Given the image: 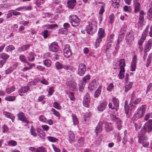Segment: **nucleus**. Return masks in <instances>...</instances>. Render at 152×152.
<instances>
[{
    "label": "nucleus",
    "instance_id": "f257e3e1",
    "mask_svg": "<svg viewBox=\"0 0 152 152\" xmlns=\"http://www.w3.org/2000/svg\"><path fill=\"white\" fill-rule=\"evenodd\" d=\"M105 33L104 30L102 28L99 29L98 32V37L97 38L95 43V48L98 47L102 40V39L104 36Z\"/></svg>",
    "mask_w": 152,
    "mask_h": 152
},
{
    "label": "nucleus",
    "instance_id": "f03ea898",
    "mask_svg": "<svg viewBox=\"0 0 152 152\" xmlns=\"http://www.w3.org/2000/svg\"><path fill=\"white\" fill-rule=\"evenodd\" d=\"M142 130L143 134H144L147 131L148 132H151L152 130V120H150L146 123Z\"/></svg>",
    "mask_w": 152,
    "mask_h": 152
},
{
    "label": "nucleus",
    "instance_id": "7ed1b4c3",
    "mask_svg": "<svg viewBox=\"0 0 152 152\" xmlns=\"http://www.w3.org/2000/svg\"><path fill=\"white\" fill-rule=\"evenodd\" d=\"M70 23L73 26L75 27L78 26L80 24L79 19L77 17L73 15L69 17Z\"/></svg>",
    "mask_w": 152,
    "mask_h": 152
},
{
    "label": "nucleus",
    "instance_id": "20e7f679",
    "mask_svg": "<svg viewBox=\"0 0 152 152\" xmlns=\"http://www.w3.org/2000/svg\"><path fill=\"white\" fill-rule=\"evenodd\" d=\"M146 107L145 105H143L138 109L136 114L137 117L140 118L144 115L146 111Z\"/></svg>",
    "mask_w": 152,
    "mask_h": 152
},
{
    "label": "nucleus",
    "instance_id": "39448f33",
    "mask_svg": "<svg viewBox=\"0 0 152 152\" xmlns=\"http://www.w3.org/2000/svg\"><path fill=\"white\" fill-rule=\"evenodd\" d=\"M147 34V32L146 31H144L142 34V35L140 39L138 42V45L140 46L139 48L140 50L142 48V43L145 40Z\"/></svg>",
    "mask_w": 152,
    "mask_h": 152
},
{
    "label": "nucleus",
    "instance_id": "423d86ee",
    "mask_svg": "<svg viewBox=\"0 0 152 152\" xmlns=\"http://www.w3.org/2000/svg\"><path fill=\"white\" fill-rule=\"evenodd\" d=\"M64 56L66 58H69L72 54V53L69 49V45H65L64 50Z\"/></svg>",
    "mask_w": 152,
    "mask_h": 152
},
{
    "label": "nucleus",
    "instance_id": "0eeeda50",
    "mask_svg": "<svg viewBox=\"0 0 152 152\" xmlns=\"http://www.w3.org/2000/svg\"><path fill=\"white\" fill-rule=\"evenodd\" d=\"M86 70L85 65L84 64H80L79 66L78 74L80 76H82L85 73Z\"/></svg>",
    "mask_w": 152,
    "mask_h": 152
},
{
    "label": "nucleus",
    "instance_id": "6e6552de",
    "mask_svg": "<svg viewBox=\"0 0 152 152\" xmlns=\"http://www.w3.org/2000/svg\"><path fill=\"white\" fill-rule=\"evenodd\" d=\"M17 115L18 118L20 120L26 123H28L29 122V121L27 119L24 114L23 112H20Z\"/></svg>",
    "mask_w": 152,
    "mask_h": 152
},
{
    "label": "nucleus",
    "instance_id": "1a4fd4ad",
    "mask_svg": "<svg viewBox=\"0 0 152 152\" xmlns=\"http://www.w3.org/2000/svg\"><path fill=\"white\" fill-rule=\"evenodd\" d=\"M90 101V99L89 95L88 93H87L85 95L83 101V105L86 107H88Z\"/></svg>",
    "mask_w": 152,
    "mask_h": 152
},
{
    "label": "nucleus",
    "instance_id": "9d476101",
    "mask_svg": "<svg viewBox=\"0 0 152 152\" xmlns=\"http://www.w3.org/2000/svg\"><path fill=\"white\" fill-rule=\"evenodd\" d=\"M29 89V87L28 86H25L23 87H21L18 91V92L19 95L22 96L23 95V94L27 92Z\"/></svg>",
    "mask_w": 152,
    "mask_h": 152
},
{
    "label": "nucleus",
    "instance_id": "9b49d317",
    "mask_svg": "<svg viewBox=\"0 0 152 152\" xmlns=\"http://www.w3.org/2000/svg\"><path fill=\"white\" fill-rule=\"evenodd\" d=\"M49 48L50 51L53 52H56L58 49V45L55 43H52L49 45Z\"/></svg>",
    "mask_w": 152,
    "mask_h": 152
},
{
    "label": "nucleus",
    "instance_id": "f8f14e48",
    "mask_svg": "<svg viewBox=\"0 0 152 152\" xmlns=\"http://www.w3.org/2000/svg\"><path fill=\"white\" fill-rule=\"evenodd\" d=\"M97 86V84L96 82V80L94 79L90 83L88 86L89 90L91 92L94 89L96 88Z\"/></svg>",
    "mask_w": 152,
    "mask_h": 152
},
{
    "label": "nucleus",
    "instance_id": "ddd939ff",
    "mask_svg": "<svg viewBox=\"0 0 152 152\" xmlns=\"http://www.w3.org/2000/svg\"><path fill=\"white\" fill-rule=\"evenodd\" d=\"M113 119L116 122L117 126L118 129L120 130L122 127V123L121 120L115 115H113Z\"/></svg>",
    "mask_w": 152,
    "mask_h": 152
},
{
    "label": "nucleus",
    "instance_id": "4468645a",
    "mask_svg": "<svg viewBox=\"0 0 152 152\" xmlns=\"http://www.w3.org/2000/svg\"><path fill=\"white\" fill-rule=\"evenodd\" d=\"M141 98L136 99L134 95L132 94L130 104H131V105H132V104H137L141 101Z\"/></svg>",
    "mask_w": 152,
    "mask_h": 152
},
{
    "label": "nucleus",
    "instance_id": "2eb2a0df",
    "mask_svg": "<svg viewBox=\"0 0 152 152\" xmlns=\"http://www.w3.org/2000/svg\"><path fill=\"white\" fill-rule=\"evenodd\" d=\"M126 42L128 44H130L134 40V37L132 34L130 32L127 34L126 36Z\"/></svg>",
    "mask_w": 152,
    "mask_h": 152
},
{
    "label": "nucleus",
    "instance_id": "dca6fc26",
    "mask_svg": "<svg viewBox=\"0 0 152 152\" xmlns=\"http://www.w3.org/2000/svg\"><path fill=\"white\" fill-rule=\"evenodd\" d=\"M103 125V123L102 122H100L98 124L95 130V132L96 135L101 132L102 131V128Z\"/></svg>",
    "mask_w": 152,
    "mask_h": 152
},
{
    "label": "nucleus",
    "instance_id": "f3484780",
    "mask_svg": "<svg viewBox=\"0 0 152 152\" xmlns=\"http://www.w3.org/2000/svg\"><path fill=\"white\" fill-rule=\"evenodd\" d=\"M107 105V103L106 102H103L101 103L98 106V110L100 111H103L106 108Z\"/></svg>",
    "mask_w": 152,
    "mask_h": 152
},
{
    "label": "nucleus",
    "instance_id": "a211bd4d",
    "mask_svg": "<svg viewBox=\"0 0 152 152\" xmlns=\"http://www.w3.org/2000/svg\"><path fill=\"white\" fill-rule=\"evenodd\" d=\"M152 46V40L151 39L149 40L146 44L145 47V51L147 52L151 48Z\"/></svg>",
    "mask_w": 152,
    "mask_h": 152
},
{
    "label": "nucleus",
    "instance_id": "6ab92c4d",
    "mask_svg": "<svg viewBox=\"0 0 152 152\" xmlns=\"http://www.w3.org/2000/svg\"><path fill=\"white\" fill-rule=\"evenodd\" d=\"M139 0H134L133 2L135 6L134 10L136 12L139 11L140 4L138 2Z\"/></svg>",
    "mask_w": 152,
    "mask_h": 152
},
{
    "label": "nucleus",
    "instance_id": "aec40b11",
    "mask_svg": "<svg viewBox=\"0 0 152 152\" xmlns=\"http://www.w3.org/2000/svg\"><path fill=\"white\" fill-rule=\"evenodd\" d=\"M76 2V0H68L67 2L68 7L71 9H73L75 5Z\"/></svg>",
    "mask_w": 152,
    "mask_h": 152
},
{
    "label": "nucleus",
    "instance_id": "412c9836",
    "mask_svg": "<svg viewBox=\"0 0 152 152\" xmlns=\"http://www.w3.org/2000/svg\"><path fill=\"white\" fill-rule=\"evenodd\" d=\"M69 88L72 91H74L76 87V84L73 81H70L68 82Z\"/></svg>",
    "mask_w": 152,
    "mask_h": 152
},
{
    "label": "nucleus",
    "instance_id": "4be33fe9",
    "mask_svg": "<svg viewBox=\"0 0 152 152\" xmlns=\"http://www.w3.org/2000/svg\"><path fill=\"white\" fill-rule=\"evenodd\" d=\"M133 84V83L131 82L125 83V92H126L129 91L131 88Z\"/></svg>",
    "mask_w": 152,
    "mask_h": 152
},
{
    "label": "nucleus",
    "instance_id": "5701e85b",
    "mask_svg": "<svg viewBox=\"0 0 152 152\" xmlns=\"http://www.w3.org/2000/svg\"><path fill=\"white\" fill-rule=\"evenodd\" d=\"M113 129V125L111 123H106V124L105 129L106 132H109L112 131Z\"/></svg>",
    "mask_w": 152,
    "mask_h": 152
},
{
    "label": "nucleus",
    "instance_id": "b1692460",
    "mask_svg": "<svg viewBox=\"0 0 152 152\" xmlns=\"http://www.w3.org/2000/svg\"><path fill=\"white\" fill-rule=\"evenodd\" d=\"M112 102L115 108V110L117 111L119 105V101L116 98L113 97L112 99Z\"/></svg>",
    "mask_w": 152,
    "mask_h": 152
},
{
    "label": "nucleus",
    "instance_id": "393cba45",
    "mask_svg": "<svg viewBox=\"0 0 152 152\" xmlns=\"http://www.w3.org/2000/svg\"><path fill=\"white\" fill-rule=\"evenodd\" d=\"M101 86L100 85L98 89L95 91L94 94V97L95 98L98 97L100 95L101 92Z\"/></svg>",
    "mask_w": 152,
    "mask_h": 152
},
{
    "label": "nucleus",
    "instance_id": "a878e982",
    "mask_svg": "<svg viewBox=\"0 0 152 152\" xmlns=\"http://www.w3.org/2000/svg\"><path fill=\"white\" fill-rule=\"evenodd\" d=\"M3 113L4 115L6 117L12 119V122H13V120L15 118V117L12 114L7 112H4Z\"/></svg>",
    "mask_w": 152,
    "mask_h": 152
},
{
    "label": "nucleus",
    "instance_id": "bb28decb",
    "mask_svg": "<svg viewBox=\"0 0 152 152\" xmlns=\"http://www.w3.org/2000/svg\"><path fill=\"white\" fill-rule=\"evenodd\" d=\"M119 65L121 69H124V67L125 66V62L124 59H121L119 61Z\"/></svg>",
    "mask_w": 152,
    "mask_h": 152
},
{
    "label": "nucleus",
    "instance_id": "cd10ccee",
    "mask_svg": "<svg viewBox=\"0 0 152 152\" xmlns=\"http://www.w3.org/2000/svg\"><path fill=\"white\" fill-rule=\"evenodd\" d=\"M30 45L29 44L25 45L19 48L18 50L20 52H21L26 50L29 48Z\"/></svg>",
    "mask_w": 152,
    "mask_h": 152
},
{
    "label": "nucleus",
    "instance_id": "c85d7f7f",
    "mask_svg": "<svg viewBox=\"0 0 152 152\" xmlns=\"http://www.w3.org/2000/svg\"><path fill=\"white\" fill-rule=\"evenodd\" d=\"M86 83L84 82L80 81L79 84V89L80 91H82L84 89Z\"/></svg>",
    "mask_w": 152,
    "mask_h": 152
},
{
    "label": "nucleus",
    "instance_id": "c756f323",
    "mask_svg": "<svg viewBox=\"0 0 152 152\" xmlns=\"http://www.w3.org/2000/svg\"><path fill=\"white\" fill-rule=\"evenodd\" d=\"M120 0H112V4L113 6L115 8H117L119 6Z\"/></svg>",
    "mask_w": 152,
    "mask_h": 152
},
{
    "label": "nucleus",
    "instance_id": "7c9ffc66",
    "mask_svg": "<svg viewBox=\"0 0 152 152\" xmlns=\"http://www.w3.org/2000/svg\"><path fill=\"white\" fill-rule=\"evenodd\" d=\"M72 117L74 125L75 126L77 125L78 123V121L76 116L75 114L72 113Z\"/></svg>",
    "mask_w": 152,
    "mask_h": 152
},
{
    "label": "nucleus",
    "instance_id": "2f4dec72",
    "mask_svg": "<svg viewBox=\"0 0 152 152\" xmlns=\"http://www.w3.org/2000/svg\"><path fill=\"white\" fill-rule=\"evenodd\" d=\"M124 108L126 114L127 115H130L131 114V110H130L129 106L126 105V103H125Z\"/></svg>",
    "mask_w": 152,
    "mask_h": 152
},
{
    "label": "nucleus",
    "instance_id": "473e14b6",
    "mask_svg": "<svg viewBox=\"0 0 152 152\" xmlns=\"http://www.w3.org/2000/svg\"><path fill=\"white\" fill-rule=\"evenodd\" d=\"M48 139L51 142H60L59 140V139L58 138H56L55 137H51V136H48L47 137Z\"/></svg>",
    "mask_w": 152,
    "mask_h": 152
},
{
    "label": "nucleus",
    "instance_id": "72a5a7b5",
    "mask_svg": "<svg viewBox=\"0 0 152 152\" xmlns=\"http://www.w3.org/2000/svg\"><path fill=\"white\" fill-rule=\"evenodd\" d=\"M15 87L14 86H12L10 88H7L6 89V92L7 94H10L12 92L15 91Z\"/></svg>",
    "mask_w": 152,
    "mask_h": 152
},
{
    "label": "nucleus",
    "instance_id": "f704fd0d",
    "mask_svg": "<svg viewBox=\"0 0 152 152\" xmlns=\"http://www.w3.org/2000/svg\"><path fill=\"white\" fill-rule=\"evenodd\" d=\"M44 65L47 67H49L51 66V62L48 59L45 60L43 61Z\"/></svg>",
    "mask_w": 152,
    "mask_h": 152
},
{
    "label": "nucleus",
    "instance_id": "c9c22d12",
    "mask_svg": "<svg viewBox=\"0 0 152 152\" xmlns=\"http://www.w3.org/2000/svg\"><path fill=\"white\" fill-rule=\"evenodd\" d=\"M124 69H121L118 76L120 79H122L124 77Z\"/></svg>",
    "mask_w": 152,
    "mask_h": 152
},
{
    "label": "nucleus",
    "instance_id": "e433bc0d",
    "mask_svg": "<svg viewBox=\"0 0 152 152\" xmlns=\"http://www.w3.org/2000/svg\"><path fill=\"white\" fill-rule=\"evenodd\" d=\"M30 131L31 134L34 136V137H36L37 136V131L32 126L31 127Z\"/></svg>",
    "mask_w": 152,
    "mask_h": 152
},
{
    "label": "nucleus",
    "instance_id": "4c0bfd02",
    "mask_svg": "<svg viewBox=\"0 0 152 152\" xmlns=\"http://www.w3.org/2000/svg\"><path fill=\"white\" fill-rule=\"evenodd\" d=\"M39 136L42 139H44L45 137V134L42 130H39L37 131Z\"/></svg>",
    "mask_w": 152,
    "mask_h": 152
},
{
    "label": "nucleus",
    "instance_id": "58836bf2",
    "mask_svg": "<svg viewBox=\"0 0 152 152\" xmlns=\"http://www.w3.org/2000/svg\"><path fill=\"white\" fill-rule=\"evenodd\" d=\"M124 34L123 32L121 34H120L118 37V39L117 41L118 43H119L120 42L123 40L124 37Z\"/></svg>",
    "mask_w": 152,
    "mask_h": 152
},
{
    "label": "nucleus",
    "instance_id": "ea45409f",
    "mask_svg": "<svg viewBox=\"0 0 152 152\" xmlns=\"http://www.w3.org/2000/svg\"><path fill=\"white\" fill-rule=\"evenodd\" d=\"M144 12L142 10H141L140 11L139 17V19L141 22H142L144 20Z\"/></svg>",
    "mask_w": 152,
    "mask_h": 152
},
{
    "label": "nucleus",
    "instance_id": "a19ab883",
    "mask_svg": "<svg viewBox=\"0 0 152 152\" xmlns=\"http://www.w3.org/2000/svg\"><path fill=\"white\" fill-rule=\"evenodd\" d=\"M148 18L150 20H152V8H150L148 13Z\"/></svg>",
    "mask_w": 152,
    "mask_h": 152
},
{
    "label": "nucleus",
    "instance_id": "79ce46f5",
    "mask_svg": "<svg viewBox=\"0 0 152 152\" xmlns=\"http://www.w3.org/2000/svg\"><path fill=\"white\" fill-rule=\"evenodd\" d=\"M51 111L53 112V114L56 116L58 117H60V113L54 109L52 108L51 109Z\"/></svg>",
    "mask_w": 152,
    "mask_h": 152
},
{
    "label": "nucleus",
    "instance_id": "37998d69",
    "mask_svg": "<svg viewBox=\"0 0 152 152\" xmlns=\"http://www.w3.org/2000/svg\"><path fill=\"white\" fill-rule=\"evenodd\" d=\"M55 65L56 69H60L62 68H64V65H63L59 62H56V63Z\"/></svg>",
    "mask_w": 152,
    "mask_h": 152
},
{
    "label": "nucleus",
    "instance_id": "c03bdc74",
    "mask_svg": "<svg viewBox=\"0 0 152 152\" xmlns=\"http://www.w3.org/2000/svg\"><path fill=\"white\" fill-rule=\"evenodd\" d=\"M0 57L4 59V60H6L9 57V56L5 53H2L0 55Z\"/></svg>",
    "mask_w": 152,
    "mask_h": 152
},
{
    "label": "nucleus",
    "instance_id": "a18cd8bd",
    "mask_svg": "<svg viewBox=\"0 0 152 152\" xmlns=\"http://www.w3.org/2000/svg\"><path fill=\"white\" fill-rule=\"evenodd\" d=\"M146 140H147V138L145 136L142 135L139 137V142H142Z\"/></svg>",
    "mask_w": 152,
    "mask_h": 152
},
{
    "label": "nucleus",
    "instance_id": "49530a36",
    "mask_svg": "<svg viewBox=\"0 0 152 152\" xmlns=\"http://www.w3.org/2000/svg\"><path fill=\"white\" fill-rule=\"evenodd\" d=\"M19 59L21 62L23 63H26L27 62V61L25 57V56L23 55H21L19 57Z\"/></svg>",
    "mask_w": 152,
    "mask_h": 152
},
{
    "label": "nucleus",
    "instance_id": "de8ad7c7",
    "mask_svg": "<svg viewBox=\"0 0 152 152\" xmlns=\"http://www.w3.org/2000/svg\"><path fill=\"white\" fill-rule=\"evenodd\" d=\"M50 34L47 30H45L42 32V35L44 38L45 39Z\"/></svg>",
    "mask_w": 152,
    "mask_h": 152
},
{
    "label": "nucleus",
    "instance_id": "09e8293b",
    "mask_svg": "<svg viewBox=\"0 0 152 152\" xmlns=\"http://www.w3.org/2000/svg\"><path fill=\"white\" fill-rule=\"evenodd\" d=\"M151 59H152L151 56V55H149L147 61V63L146 64V66L147 67H148V66L150 65V64L151 62Z\"/></svg>",
    "mask_w": 152,
    "mask_h": 152
},
{
    "label": "nucleus",
    "instance_id": "8fccbe9b",
    "mask_svg": "<svg viewBox=\"0 0 152 152\" xmlns=\"http://www.w3.org/2000/svg\"><path fill=\"white\" fill-rule=\"evenodd\" d=\"M53 106L57 109L60 110L61 109V107L60 106V104L56 102H55L53 103Z\"/></svg>",
    "mask_w": 152,
    "mask_h": 152
},
{
    "label": "nucleus",
    "instance_id": "3c124183",
    "mask_svg": "<svg viewBox=\"0 0 152 152\" xmlns=\"http://www.w3.org/2000/svg\"><path fill=\"white\" fill-rule=\"evenodd\" d=\"M15 98V97L14 96H9L6 97L5 99L7 101H12L14 100Z\"/></svg>",
    "mask_w": 152,
    "mask_h": 152
},
{
    "label": "nucleus",
    "instance_id": "603ef678",
    "mask_svg": "<svg viewBox=\"0 0 152 152\" xmlns=\"http://www.w3.org/2000/svg\"><path fill=\"white\" fill-rule=\"evenodd\" d=\"M15 49V47L13 45H10L8 46L6 48V51L8 52L9 51H11Z\"/></svg>",
    "mask_w": 152,
    "mask_h": 152
},
{
    "label": "nucleus",
    "instance_id": "864d4df0",
    "mask_svg": "<svg viewBox=\"0 0 152 152\" xmlns=\"http://www.w3.org/2000/svg\"><path fill=\"white\" fill-rule=\"evenodd\" d=\"M64 69H66L67 70H70L72 71H73L74 70V68L72 66H68L66 65H64Z\"/></svg>",
    "mask_w": 152,
    "mask_h": 152
},
{
    "label": "nucleus",
    "instance_id": "5fc2aeb1",
    "mask_svg": "<svg viewBox=\"0 0 152 152\" xmlns=\"http://www.w3.org/2000/svg\"><path fill=\"white\" fill-rule=\"evenodd\" d=\"M47 26H48L47 28L48 29H52L55 27H57L58 26V25L56 24L51 25L48 24Z\"/></svg>",
    "mask_w": 152,
    "mask_h": 152
},
{
    "label": "nucleus",
    "instance_id": "6e6d98bb",
    "mask_svg": "<svg viewBox=\"0 0 152 152\" xmlns=\"http://www.w3.org/2000/svg\"><path fill=\"white\" fill-rule=\"evenodd\" d=\"M37 152H45V148L42 146L39 147L38 148L36 149Z\"/></svg>",
    "mask_w": 152,
    "mask_h": 152
},
{
    "label": "nucleus",
    "instance_id": "4d7b16f0",
    "mask_svg": "<svg viewBox=\"0 0 152 152\" xmlns=\"http://www.w3.org/2000/svg\"><path fill=\"white\" fill-rule=\"evenodd\" d=\"M114 18V16L113 14H112L110 15L109 17V22L111 23H112L113 22Z\"/></svg>",
    "mask_w": 152,
    "mask_h": 152
},
{
    "label": "nucleus",
    "instance_id": "13d9d810",
    "mask_svg": "<svg viewBox=\"0 0 152 152\" xmlns=\"http://www.w3.org/2000/svg\"><path fill=\"white\" fill-rule=\"evenodd\" d=\"M104 7L103 6H101L99 11V14L100 17L101 18L102 16V13L104 12Z\"/></svg>",
    "mask_w": 152,
    "mask_h": 152
},
{
    "label": "nucleus",
    "instance_id": "bf43d9fd",
    "mask_svg": "<svg viewBox=\"0 0 152 152\" xmlns=\"http://www.w3.org/2000/svg\"><path fill=\"white\" fill-rule=\"evenodd\" d=\"M69 136L71 141H72L74 137V135L72 131L69 132Z\"/></svg>",
    "mask_w": 152,
    "mask_h": 152
},
{
    "label": "nucleus",
    "instance_id": "052dcab7",
    "mask_svg": "<svg viewBox=\"0 0 152 152\" xmlns=\"http://www.w3.org/2000/svg\"><path fill=\"white\" fill-rule=\"evenodd\" d=\"M27 58L28 60L30 61H32L34 59V57L33 56V53H31L29 56L27 57Z\"/></svg>",
    "mask_w": 152,
    "mask_h": 152
},
{
    "label": "nucleus",
    "instance_id": "680f3d73",
    "mask_svg": "<svg viewBox=\"0 0 152 152\" xmlns=\"http://www.w3.org/2000/svg\"><path fill=\"white\" fill-rule=\"evenodd\" d=\"M90 79V76L89 75H86L85 77H83V82H84L85 83H86Z\"/></svg>",
    "mask_w": 152,
    "mask_h": 152
},
{
    "label": "nucleus",
    "instance_id": "e2e57ef3",
    "mask_svg": "<svg viewBox=\"0 0 152 152\" xmlns=\"http://www.w3.org/2000/svg\"><path fill=\"white\" fill-rule=\"evenodd\" d=\"M2 129H3L2 131L4 133L6 132L9 130L8 127L5 125L3 126Z\"/></svg>",
    "mask_w": 152,
    "mask_h": 152
},
{
    "label": "nucleus",
    "instance_id": "0e129e2a",
    "mask_svg": "<svg viewBox=\"0 0 152 152\" xmlns=\"http://www.w3.org/2000/svg\"><path fill=\"white\" fill-rule=\"evenodd\" d=\"M43 0H36V4L38 7H39L41 4L43 3Z\"/></svg>",
    "mask_w": 152,
    "mask_h": 152
},
{
    "label": "nucleus",
    "instance_id": "69168bd1",
    "mask_svg": "<svg viewBox=\"0 0 152 152\" xmlns=\"http://www.w3.org/2000/svg\"><path fill=\"white\" fill-rule=\"evenodd\" d=\"M136 64L133 63L131 64V66L130 70L131 71H134L135 70V68L136 67Z\"/></svg>",
    "mask_w": 152,
    "mask_h": 152
},
{
    "label": "nucleus",
    "instance_id": "338daca9",
    "mask_svg": "<svg viewBox=\"0 0 152 152\" xmlns=\"http://www.w3.org/2000/svg\"><path fill=\"white\" fill-rule=\"evenodd\" d=\"M152 114L149 113L147 114L144 117V120L145 121L147 120L149 118L151 117Z\"/></svg>",
    "mask_w": 152,
    "mask_h": 152
},
{
    "label": "nucleus",
    "instance_id": "774afa93",
    "mask_svg": "<svg viewBox=\"0 0 152 152\" xmlns=\"http://www.w3.org/2000/svg\"><path fill=\"white\" fill-rule=\"evenodd\" d=\"M39 120L42 122H45L46 119L45 117L42 115H41L39 118Z\"/></svg>",
    "mask_w": 152,
    "mask_h": 152
}]
</instances>
